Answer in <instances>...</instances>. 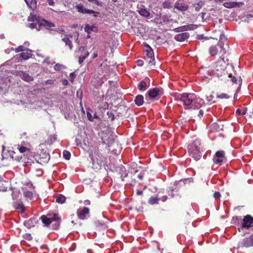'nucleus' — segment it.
<instances>
[{
  "mask_svg": "<svg viewBox=\"0 0 253 253\" xmlns=\"http://www.w3.org/2000/svg\"><path fill=\"white\" fill-rule=\"evenodd\" d=\"M224 57L213 63L211 72L213 75L225 83L237 84V79L234 67L224 61Z\"/></svg>",
  "mask_w": 253,
  "mask_h": 253,
  "instance_id": "f257e3e1",
  "label": "nucleus"
},
{
  "mask_svg": "<svg viewBox=\"0 0 253 253\" xmlns=\"http://www.w3.org/2000/svg\"><path fill=\"white\" fill-rule=\"evenodd\" d=\"M188 150L189 155L196 161L200 159L202 155V148L201 142L199 140L196 139L192 143L188 145Z\"/></svg>",
  "mask_w": 253,
  "mask_h": 253,
  "instance_id": "f03ea898",
  "label": "nucleus"
},
{
  "mask_svg": "<svg viewBox=\"0 0 253 253\" xmlns=\"http://www.w3.org/2000/svg\"><path fill=\"white\" fill-rule=\"evenodd\" d=\"M92 161V168L95 170H98L101 168L102 165L106 164V158L99 153L89 155Z\"/></svg>",
  "mask_w": 253,
  "mask_h": 253,
  "instance_id": "7ed1b4c3",
  "label": "nucleus"
},
{
  "mask_svg": "<svg viewBox=\"0 0 253 253\" xmlns=\"http://www.w3.org/2000/svg\"><path fill=\"white\" fill-rule=\"evenodd\" d=\"M49 216H50L49 217L45 215L41 216V218L42 223L45 224V226H48L50 223L55 222V224H53V228L54 229H58L61 221V217L57 213L49 215Z\"/></svg>",
  "mask_w": 253,
  "mask_h": 253,
  "instance_id": "20e7f679",
  "label": "nucleus"
},
{
  "mask_svg": "<svg viewBox=\"0 0 253 253\" xmlns=\"http://www.w3.org/2000/svg\"><path fill=\"white\" fill-rule=\"evenodd\" d=\"M226 50L223 47V44L218 43L217 44L211 46L209 49V53L211 56L217 55H220L219 58L224 57Z\"/></svg>",
  "mask_w": 253,
  "mask_h": 253,
  "instance_id": "39448f33",
  "label": "nucleus"
},
{
  "mask_svg": "<svg viewBox=\"0 0 253 253\" xmlns=\"http://www.w3.org/2000/svg\"><path fill=\"white\" fill-rule=\"evenodd\" d=\"M195 98V94H182L181 96L177 99L178 102L182 103L185 109H191L192 104V100Z\"/></svg>",
  "mask_w": 253,
  "mask_h": 253,
  "instance_id": "423d86ee",
  "label": "nucleus"
},
{
  "mask_svg": "<svg viewBox=\"0 0 253 253\" xmlns=\"http://www.w3.org/2000/svg\"><path fill=\"white\" fill-rule=\"evenodd\" d=\"M253 227V217L250 214L244 216L242 225L238 228V230L241 232V229L243 228L249 229Z\"/></svg>",
  "mask_w": 253,
  "mask_h": 253,
  "instance_id": "0eeeda50",
  "label": "nucleus"
},
{
  "mask_svg": "<svg viewBox=\"0 0 253 253\" xmlns=\"http://www.w3.org/2000/svg\"><path fill=\"white\" fill-rule=\"evenodd\" d=\"M225 159V152L223 150H219L215 153L213 161L215 164L221 165Z\"/></svg>",
  "mask_w": 253,
  "mask_h": 253,
  "instance_id": "6e6552de",
  "label": "nucleus"
},
{
  "mask_svg": "<svg viewBox=\"0 0 253 253\" xmlns=\"http://www.w3.org/2000/svg\"><path fill=\"white\" fill-rule=\"evenodd\" d=\"M146 49L145 52L146 53V55L147 57V59L149 63V64H151V65H154L155 63L153 62L154 61V54L152 48L148 44L145 46Z\"/></svg>",
  "mask_w": 253,
  "mask_h": 253,
  "instance_id": "1a4fd4ad",
  "label": "nucleus"
},
{
  "mask_svg": "<svg viewBox=\"0 0 253 253\" xmlns=\"http://www.w3.org/2000/svg\"><path fill=\"white\" fill-rule=\"evenodd\" d=\"M89 214V209L84 207L83 208L79 209L77 211L78 217L80 220H84Z\"/></svg>",
  "mask_w": 253,
  "mask_h": 253,
  "instance_id": "9d476101",
  "label": "nucleus"
},
{
  "mask_svg": "<svg viewBox=\"0 0 253 253\" xmlns=\"http://www.w3.org/2000/svg\"><path fill=\"white\" fill-rule=\"evenodd\" d=\"M75 8L77 10L78 12H79V13H83V14H94V13L98 14L99 13V12L94 11L93 10L84 8L83 4H81V3L77 4L75 6Z\"/></svg>",
  "mask_w": 253,
  "mask_h": 253,
  "instance_id": "9b49d317",
  "label": "nucleus"
},
{
  "mask_svg": "<svg viewBox=\"0 0 253 253\" xmlns=\"http://www.w3.org/2000/svg\"><path fill=\"white\" fill-rule=\"evenodd\" d=\"M163 93L162 89L160 87H155L149 90L147 94L149 97L151 98H155Z\"/></svg>",
  "mask_w": 253,
  "mask_h": 253,
  "instance_id": "f8f14e48",
  "label": "nucleus"
},
{
  "mask_svg": "<svg viewBox=\"0 0 253 253\" xmlns=\"http://www.w3.org/2000/svg\"><path fill=\"white\" fill-rule=\"evenodd\" d=\"M241 244L243 247L246 248L253 247V234L244 238Z\"/></svg>",
  "mask_w": 253,
  "mask_h": 253,
  "instance_id": "ddd939ff",
  "label": "nucleus"
},
{
  "mask_svg": "<svg viewBox=\"0 0 253 253\" xmlns=\"http://www.w3.org/2000/svg\"><path fill=\"white\" fill-rule=\"evenodd\" d=\"M203 103L204 101L200 97H197L195 95V98L192 100L191 107H193V108L192 109H195L200 108Z\"/></svg>",
  "mask_w": 253,
  "mask_h": 253,
  "instance_id": "4468645a",
  "label": "nucleus"
},
{
  "mask_svg": "<svg viewBox=\"0 0 253 253\" xmlns=\"http://www.w3.org/2000/svg\"><path fill=\"white\" fill-rule=\"evenodd\" d=\"M137 11L141 16L147 18H150V13L144 5H140L139 7H137Z\"/></svg>",
  "mask_w": 253,
  "mask_h": 253,
  "instance_id": "2eb2a0df",
  "label": "nucleus"
},
{
  "mask_svg": "<svg viewBox=\"0 0 253 253\" xmlns=\"http://www.w3.org/2000/svg\"><path fill=\"white\" fill-rule=\"evenodd\" d=\"M189 37V34L187 32H184L176 35L174 39L178 42H183Z\"/></svg>",
  "mask_w": 253,
  "mask_h": 253,
  "instance_id": "dca6fc26",
  "label": "nucleus"
},
{
  "mask_svg": "<svg viewBox=\"0 0 253 253\" xmlns=\"http://www.w3.org/2000/svg\"><path fill=\"white\" fill-rule=\"evenodd\" d=\"M38 26L41 28L42 26L45 27L47 28L55 27V25L50 21L42 19L39 21Z\"/></svg>",
  "mask_w": 253,
  "mask_h": 253,
  "instance_id": "f3484780",
  "label": "nucleus"
},
{
  "mask_svg": "<svg viewBox=\"0 0 253 253\" xmlns=\"http://www.w3.org/2000/svg\"><path fill=\"white\" fill-rule=\"evenodd\" d=\"M244 3L243 2H226L223 3V5L224 7L228 8H231L235 7H240L241 5H243Z\"/></svg>",
  "mask_w": 253,
  "mask_h": 253,
  "instance_id": "a211bd4d",
  "label": "nucleus"
},
{
  "mask_svg": "<svg viewBox=\"0 0 253 253\" xmlns=\"http://www.w3.org/2000/svg\"><path fill=\"white\" fill-rule=\"evenodd\" d=\"M37 221L36 218H31L25 220L24 222V224L26 227L30 229L35 226L37 223Z\"/></svg>",
  "mask_w": 253,
  "mask_h": 253,
  "instance_id": "6ab92c4d",
  "label": "nucleus"
},
{
  "mask_svg": "<svg viewBox=\"0 0 253 253\" xmlns=\"http://www.w3.org/2000/svg\"><path fill=\"white\" fill-rule=\"evenodd\" d=\"M96 100L98 103L103 101L104 97V94L102 89H97V90L95 91Z\"/></svg>",
  "mask_w": 253,
  "mask_h": 253,
  "instance_id": "aec40b11",
  "label": "nucleus"
},
{
  "mask_svg": "<svg viewBox=\"0 0 253 253\" xmlns=\"http://www.w3.org/2000/svg\"><path fill=\"white\" fill-rule=\"evenodd\" d=\"M174 7L180 11H185L188 9V5L184 3L175 2Z\"/></svg>",
  "mask_w": 253,
  "mask_h": 253,
  "instance_id": "412c9836",
  "label": "nucleus"
},
{
  "mask_svg": "<svg viewBox=\"0 0 253 253\" xmlns=\"http://www.w3.org/2000/svg\"><path fill=\"white\" fill-rule=\"evenodd\" d=\"M98 31V28L96 24H93L91 26L88 24H86L84 27V31L87 34H90L91 31L94 32H97Z\"/></svg>",
  "mask_w": 253,
  "mask_h": 253,
  "instance_id": "4be33fe9",
  "label": "nucleus"
},
{
  "mask_svg": "<svg viewBox=\"0 0 253 253\" xmlns=\"http://www.w3.org/2000/svg\"><path fill=\"white\" fill-rule=\"evenodd\" d=\"M72 36L71 35H66L65 37L62 39V41L65 42L66 45H68L70 50L73 48L72 42L70 40V38H72Z\"/></svg>",
  "mask_w": 253,
  "mask_h": 253,
  "instance_id": "5701e85b",
  "label": "nucleus"
},
{
  "mask_svg": "<svg viewBox=\"0 0 253 253\" xmlns=\"http://www.w3.org/2000/svg\"><path fill=\"white\" fill-rule=\"evenodd\" d=\"M7 153L9 156L10 158L12 160L19 162L22 159V156H16V153L13 151H8Z\"/></svg>",
  "mask_w": 253,
  "mask_h": 253,
  "instance_id": "b1692460",
  "label": "nucleus"
},
{
  "mask_svg": "<svg viewBox=\"0 0 253 253\" xmlns=\"http://www.w3.org/2000/svg\"><path fill=\"white\" fill-rule=\"evenodd\" d=\"M13 206L15 209L19 210L20 212H24L25 208L22 202H15L13 204Z\"/></svg>",
  "mask_w": 253,
  "mask_h": 253,
  "instance_id": "393cba45",
  "label": "nucleus"
},
{
  "mask_svg": "<svg viewBox=\"0 0 253 253\" xmlns=\"http://www.w3.org/2000/svg\"><path fill=\"white\" fill-rule=\"evenodd\" d=\"M28 6L32 10H35L37 8L36 0H24Z\"/></svg>",
  "mask_w": 253,
  "mask_h": 253,
  "instance_id": "a878e982",
  "label": "nucleus"
},
{
  "mask_svg": "<svg viewBox=\"0 0 253 253\" xmlns=\"http://www.w3.org/2000/svg\"><path fill=\"white\" fill-rule=\"evenodd\" d=\"M149 86V83L147 84L146 82L142 81L138 84L137 88L140 91L145 90Z\"/></svg>",
  "mask_w": 253,
  "mask_h": 253,
  "instance_id": "bb28decb",
  "label": "nucleus"
},
{
  "mask_svg": "<svg viewBox=\"0 0 253 253\" xmlns=\"http://www.w3.org/2000/svg\"><path fill=\"white\" fill-rule=\"evenodd\" d=\"M134 102L137 106H141L144 103V97L143 95L140 94L137 95L135 98Z\"/></svg>",
  "mask_w": 253,
  "mask_h": 253,
  "instance_id": "cd10ccee",
  "label": "nucleus"
},
{
  "mask_svg": "<svg viewBox=\"0 0 253 253\" xmlns=\"http://www.w3.org/2000/svg\"><path fill=\"white\" fill-rule=\"evenodd\" d=\"M102 140L103 143L106 144L108 146H109V145L112 144L113 142V139H110L109 134H105L104 136H103L102 137Z\"/></svg>",
  "mask_w": 253,
  "mask_h": 253,
  "instance_id": "c85d7f7f",
  "label": "nucleus"
},
{
  "mask_svg": "<svg viewBox=\"0 0 253 253\" xmlns=\"http://www.w3.org/2000/svg\"><path fill=\"white\" fill-rule=\"evenodd\" d=\"M157 194L156 196H151L148 200V203L150 205H154L155 204H158L159 201L160 200V199L159 197V194Z\"/></svg>",
  "mask_w": 253,
  "mask_h": 253,
  "instance_id": "c756f323",
  "label": "nucleus"
},
{
  "mask_svg": "<svg viewBox=\"0 0 253 253\" xmlns=\"http://www.w3.org/2000/svg\"><path fill=\"white\" fill-rule=\"evenodd\" d=\"M17 149L21 153H23L27 152L30 153H31L30 148L26 147L24 146H22L19 144L17 145Z\"/></svg>",
  "mask_w": 253,
  "mask_h": 253,
  "instance_id": "7c9ffc66",
  "label": "nucleus"
},
{
  "mask_svg": "<svg viewBox=\"0 0 253 253\" xmlns=\"http://www.w3.org/2000/svg\"><path fill=\"white\" fill-rule=\"evenodd\" d=\"M22 77L25 81L29 82L33 81V78L25 72L22 73Z\"/></svg>",
  "mask_w": 253,
  "mask_h": 253,
  "instance_id": "2f4dec72",
  "label": "nucleus"
},
{
  "mask_svg": "<svg viewBox=\"0 0 253 253\" xmlns=\"http://www.w3.org/2000/svg\"><path fill=\"white\" fill-rule=\"evenodd\" d=\"M65 201L66 197L62 194L59 195L56 199V202L59 204H63L65 203Z\"/></svg>",
  "mask_w": 253,
  "mask_h": 253,
  "instance_id": "473e14b6",
  "label": "nucleus"
},
{
  "mask_svg": "<svg viewBox=\"0 0 253 253\" xmlns=\"http://www.w3.org/2000/svg\"><path fill=\"white\" fill-rule=\"evenodd\" d=\"M23 195L25 198L30 200L32 199L33 195L32 192L28 191L26 189L25 191H23Z\"/></svg>",
  "mask_w": 253,
  "mask_h": 253,
  "instance_id": "72a5a7b5",
  "label": "nucleus"
},
{
  "mask_svg": "<svg viewBox=\"0 0 253 253\" xmlns=\"http://www.w3.org/2000/svg\"><path fill=\"white\" fill-rule=\"evenodd\" d=\"M31 56L32 54L28 52H22L20 54V57L25 60L29 59L31 57Z\"/></svg>",
  "mask_w": 253,
  "mask_h": 253,
  "instance_id": "f704fd0d",
  "label": "nucleus"
},
{
  "mask_svg": "<svg viewBox=\"0 0 253 253\" xmlns=\"http://www.w3.org/2000/svg\"><path fill=\"white\" fill-rule=\"evenodd\" d=\"M216 97L219 99H228L229 98V96L225 93H222L221 94H217Z\"/></svg>",
  "mask_w": 253,
  "mask_h": 253,
  "instance_id": "c9c22d12",
  "label": "nucleus"
},
{
  "mask_svg": "<svg viewBox=\"0 0 253 253\" xmlns=\"http://www.w3.org/2000/svg\"><path fill=\"white\" fill-rule=\"evenodd\" d=\"M63 157L67 160H69L71 157V153L69 151L64 150L63 152Z\"/></svg>",
  "mask_w": 253,
  "mask_h": 253,
  "instance_id": "e433bc0d",
  "label": "nucleus"
},
{
  "mask_svg": "<svg viewBox=\"0 0 253 253\" xmlns=\"http://www.w3.org/2000/svg\"><path fill=\"white\" fill-rule=\"evenodd\" d=\"M220 38L218 43H221L222 44H223V42L226 41V38L224 35V34L222 32L220 31Z\"/></svg>",
  "mask_w": 253,
  "mask_h": 253,
  "instance_id": "4c0bfd02",
  "label": "nucleus"
},
{
  "mask_svg": "<svg viewBox=\"0 0 253 253\" xmlns=\"http://www.w3.org/2000/svg\"><path fill=\"white\" fill-rule=\"evenodd\" d=\"M25 50V47L23 45H20L18 46L15 49V51L16 52H19L20 51H23Z\"/></svg>",
  "mask_w": 253,
  "mask_h": 253,
  "instance_id": "58836bf2",
  "label": "nucleus"
},
{
  "mask_svg": "<svg viewBox=\"0 0 253 253\" xmlns=\"http://www.w3.org/2000/svg\"><path fill=\"white\" fill-rule=\"evenodd\" d=\"M213 98V96L211 94H210L209 96H207V100L211 104L214 103V101H212Z\"/></svg>",
  "mask_w": 253,
  "mask_h": 253,
  "instance_id": "ea45409f",
  "label": "nucleus"
},
{
  "mask_svg": "<svg viewBox=\"0 0 253 253\" xmlns=\"http://www.w3.org/2000/svg\"><path fill=\"white\" fill-rule=\"evenodd\" d=\"M36 19V16L31 14L28 18V21L30 22H34Z\"/></svg>",
  "mask_w": 253,
  "mask_h": 253,
  "instance_id": "a19ab883",
  "label": "nucleus"
},
{
  "mask_svg": "<svg viewBox=\"0 0 253 253\" xmlns=\"http://www.w3.org/2000/svg\"><path fill=\"white\" fill-rule=\"evenodd\" d=\"M70 80L72 83H73L74 79L76 78V74L74 72L71 73L69 75Z\"/></svg>",
  "mask_w": 253,
  "mask_h": 253,
  "instance_id": "79ce46f5",
  "label": "nucleus"
},
{
  "mask_svg": "<svg viewBox=\"0 0 253 253\" xmlns=\"http://www.w3.org/2000/svg\"><path fill=\"white\" fill-rule=\"evenodd\" d=\"M62 65L59 64H56L54 66V69L56 71H60L62 69Z\"/></svg>",
  "mask_w": 253,
  "mask_h": 253,
  "instance_id": "37998d69",
  "label": "nucleus"
},
{
  "mask_svg": "<svg viewBox=\"0 0 253 253\" xmlns=\"http://www.w3.org/2000/svg\"><path fill=\"white\" fill-rule=\"evenodd\" d=\"M7 189H8L7 186H5L2 183L0 184V191L5 192L7 190Z\"/></svg>",
  "mask_w": 253,
  "mask_h": 253,
  "instance_id": "c03bdc74",
  "label": "nucleus"
},
{
  "mask_svg": "<svg viewBox=\"0 0 253 253\" xmlns=\"http://www.w3.org/2000/svg\"><path fill=\"white\" fill-rule=\"evenodd\" d=\"M37 24H36V23H30V24H29V27L32 29H34L36 28V29H37L38 30H40V28H39V27L37 28Z\"/></svg>",
  "mask_w": 253,
  "mask_h": 253,
  "instance_id": "a18cd8bd",
  "label": "nucleus"
},
{
  "mask_svg": "<svg viewBox=\"0 0 253 253\" xmlns=\"http://www.w3.org/2000/svg\"><path fill=\"white\" fill-rule=\"evenodd\" d=\"M202 4L200 2H198L195 4V10L197 11H199L201 8Z\"/></svg>",
  "mask_w": 253,
  "mask_h": 253,
  "instance_id": "49530a36",
  "label": "nucleus"
},
{
  "mask_svg": "<svg viewBox=\"0 0 253 253\" xmlns=\"http://www.w3.org/2000/svg\"><path fill=\"white\" fill-rule=\"evenodd\" d=\"M82 48L83 49V50H84V54L82 56H83L85 58H86L88 56L89 52L88 51L85 50L84 47H81L80 48V50H81Z\"/></svg>",
  "mask_w": 253,
  "mask_h": 253,
  "instance_id": "de8ad7c7",
  "label": "nucleus"
},
{
  "mask_svg": "<svg viewBox=\"0 0 253 253\" xmlns=\"http://www.w3.org/2000/svg\"><path fill=\"white\" fill-rule=\"evenodd\" d=\"M160 15L157 14L156 18H155L154 20L157 23H162V21L160 20Z\"/></svg>",
  "mask_w": 253,
  "mask_h": 253,
  "instance_id": "09e8293b",
  "label": "nucleus"
},
{
  "mask_svg": "<svg viewBox=\"0 0 253 253\" xmlns=\"http://www.w3.org/2000/svg\"><path fill=\"white\" fill-rule=\"evenodd\" d=\"M221 197V194L219 192H215L213 194V197L215 199H219Z\"/></svg>",
  "mask_w": 253,
  "mask_h": 253,
  "instance_id": "8fccbe9b",
  "label": "nucleus"
},
{
  "mask_svg": "<svg viewBox=\"0 0 253 253\" xmlns=\"http://www.w3.org/2000/svg\"><path fill=\"white\" fill-rule=\"evenodd\" d=\"M86 115H87V117L88 119L90 121H93V117H92L91 114L89 112H87V113H86Z\"/></svg>",
  "mask_w": 253,
  "mask_h": 253,
  "instance_id": "3c124183",
  "label": "nucleus"
},
{
  "mask_svg": "<svg viewBox=\"0 0 253 253\" xmlns=\"http://www.w3.org/2000/svg\"><path fill=\"white\" fill-rule=\"evenodd\" d=\"M96 226H97V227H104V228L106 227V225H105V224H104V223H100V222H96Z\"/></svg>",
  "mask_w": 253,
  "mask_h": 253,
  "instance_id": "603ef678",
  "label": "nucleus"
},
{
  "mask_svg": "<svg viewBox=\"0 0 253 253\" xmlns=\"http://www.w3.org/2000/svg\"><path fill=\"white\" fill-rule=\"evenodd\" d=\"M85 58L83 56H80L79 58V63L80 64H82L85 60Z\"/></svg>",
  "mask_w": 253,
  "mask_h": 253,
  "instance_id": "864d4df0",
  "label": "nucleus"
},
{
  "mask_svg": "<svg viewBox=\"0 0 253 253\" xmlns=\"http://www.w3.org/2000/svg\"><path fill=\"white\" fill-rule=\"evenodd\" d=\"M136 63L138 66H141L143 65V61L142 60H137L136 61Z\"/></svg>",
  "mask_w": 253,
  "mask_h": 253,
  "instance_id": "5fc2aeb1",
  "label": "nucleus"
},
{
  "mask_svg": "<svg viewBox=\"0 0 253 253\" xmlns=\"http://www.w3.org/2000/svg\"><path fill=\"white\" fill-rule=\"evenodd\" d=\"M159 198L160 199V200H161L162 201L165 202L167 201V200L168 199V197L167 196L165 195V196H162L161 197H159Z\"/></svg>",
  "mask_w": 253,
  "mask_h": 253,
  "instance_id": "6e6d98bb",
  "label": "nucleus"
},
{
  "mask_svg": "<svg viewBox=\"0 0 253 253\" xmlns=\"http://www.w3.org/2000/svg\"><path fill=\"white\" fill-rule=\"evenodd\" d=\"M136 176L138 177L139 180H142L143 177V174L141 173L136 175Z\"/></svg>",
  "mask_w": 253,
  "mask_h": 253,
  "instance_id": "4d7b16f0",
  "label": "nucleus"
},
{
  "mask_svg": "<svg viewBox=\"0 0 253 253\" xmlns=\"http://www.w3.org/2000/svg\"><path fill=\"white\" fill-rule=\"evenodd\" d=\"M47 2L50 6H53L54 4V0H47Z\"/></svg>",
  "mask_w": 253,
  "mask_h": 253,
  "instance_id": "13d9d810",
  "label": "nucleus"
},
{
  "mask_svg": "<svg viewBox=\"0 0 253 253\" xmlns=\"http://www.w3.org/2000/svg\"><path fill=\"white\" fill-rule=\"evenodd\" d=\"M242 112L241 110L240 109H237L236 111V113L238 115H242Z\"/></svg>",
  "mask_w": 253,
  "mask_h": 253,
  "instance_id": "bf43d9fd",
  "label": "nucleus"
},
{
  "mask_svg": "<svg viewBox=\"0 0 253 253\" xmlns=\"http://www.w3.org/2000/svg\"><path fill=\"white\" fill-rule=\"evenodd\" d=\"M62 84L64 85H68V81L66 79H64L62 81Z\"/></svg>",
  "mask_w": 253,
  "mask_h": 253,
  "instance_id": "052dcab7",
  "label": "nucleus"
},
{
  "mask_svg": "<svg viewBox=\"0 0 253 253\" xmlns=\"http://www.w3.org/2000/svg\"><path fill=\"white\" fill-rule=\"evenodd\" d=\"M136 194L137 195H141L143 194V191L140 190H137Z\"/></svg>",
  "mask_w": 253,
  "mask_h": 253,
  "instance_id": "680f3d73",
  "label": "nucleus"
},
{
  "mask_svg": "<svg viewBox=\"0 0 253 253\" xmlns=\"http://www.w3.org/2000/svg\"><path fill=\"white\" fill-rule=\"evenodd\" d=\"M203 114H204L203 111L201 110L199 111L198 116H199L200 118H201V116H203Z\"/></svg>",
  "mask_w": 253,
  "mask_h": 253,
  "instance_id": "e2e57ef3",
  "label": "nucleus"
},
{
  "mask_svg": "<svg viewBox=\"0 0 253 253\" xmlns=\"http://www.w3.org/2000/svg\"><path fill=\"white\" fill-rule=\"evenodd\" d=\"M247 111H248V109H247V108H246H246H245V109H244V111H243L242 112V115H245V114L247 113Z\"/></svg>",
  "mask_w": 253,
  "mask_h": 253,
  "instance_id": "0e129e2a",
  "label": "nucleus"
},
{
  "mask_svg": "<svg viewBox=\"0 0 253 253\" xmlns=\"http://www.w3.org/2000/svg\"><path fill=\"white\" fill-rule=\"evenodd\" d=\"M94 3L98 6H101V3L98 0H95Z\"/></svg>",
  "mask_w": 253,
  "mask_h": 253,
  "instance_id": "69168bd1",
  "label": "nucleus"
},
{
  "mask_svg": "<svg viewBox=\"0 0 253 253\" xmlns=\"http://www.w3.org/2000/svg\"><path fill=\"white\" fill-rule=\"evenodd\" d=\"M43 62L46 63L48 64H49L50 63L48 58H46L45 59H44Z\"/></svg>",
  "mask_w": 253,
  "mask_h": 253,
  "instance_id": "338daca9",
  "label": "nucleus"
},
{
  "mask_svg": "<svg viewBox=\"0 0 253 253\" xmlns=\"http://www.w3.org/2000/svg\"><path fill=\"white\" fill-rule=\"evenodd\" d=\"M240 219V217L239 216H235L233 218V220H236L238 221Z\"/></svg>",
  "mask_w": 253,
  "mask_h": 253,
  "instance_id": "774afa93",
  "label": "nucleus"
}]
</instances>
